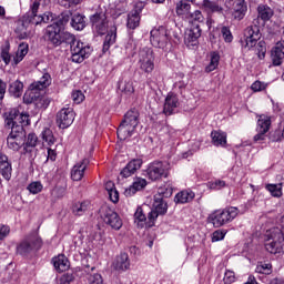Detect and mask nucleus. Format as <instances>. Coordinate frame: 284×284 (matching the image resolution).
<instances>
[{"label":"nucleus","instance_id":"nucleus-1","mask_svg":"<svg viewBox=\"0 0 284 284\" xmlns=\"http://www.w3.org/2000/svg\"><path fill=\"white\" fill-rule=\"evenodd\" d=\"M136 125H139V111H128L118 128V139L128 141L136 132Z\"/></svg>","mask_w":284,"mask_h":284},{"label":"nucleus","instance_id":"nucleus-2","mask_svg":"<svg viewBox=\"0 0 284 284\" xmlns=\"http://www.w3.org/2000/svg\"><path fill=\"white\" fill-rule=\"evenodd\" d=\"M163 196L168 199V196H172V189H166L165 186H161L158 191V194L154 195L153 205L151 211L148 213V220L151 223H154L159 216L168 213V203L163 201Z\"/></svg>","mask_w":284,"mask_h":284},{"label":"nucleus","instance_id":"nucleus-3","mask_svg":"<svg viewBox=\"0 0 284 284\" xmlns=\"http://www.w3.org/2000/svg\"><path fill=\"white\" fill-rule=\"evenodd\" d=\"M239 216V207L236 206H227L225 209H219L213 211L207 221L213 225V227H223V225H227V223H232L234 219Z\"/></svg>","mask_w":284,"mask_h":284},{"label":"nucleus","instance_id":"nucleus-4","mask_svg":"<svg viewBox=\"0 0 284 284\" xmlns=\"http://www.w3.org/2000/svg\"><path fill=\"white\" fill-rule=\"evenodd\" d=\"M265 250L270 254H282L284 234L280 227H273L265 233Z\"/></svg>","mask_w":284,"mask_h":284},{"label":"nucleus","instance_id":"nucleus-5","mask_svg":"<svg viewBox=\"0 0 284 284\" xmlns=\"http://www.w3.org/2000/svg\"><path fill=\"white\" fill-rule=\"evenodd\" d=\"M261 40V27L253 24L247 27L243 36L240 38L242 52H250L256 48V43Z\"/></svg>","mask_w":284,"mask_h":284},{"label":"nucleus","instance_id":"nucleus-6","mask_svg":"<svg viewBox=\"0 0 284 284\" xmlns=\"http://www.w3.org/2000/svg\"><path fill=\"white\" fill-rule=\"evenodd\" d=\"M43 247V240L38 233H31L27 235L17 246V253L20 256H28L30 252H34L41 250Z\"/></svg>","mask_w":284,"mask_h":284},{"label":"nucleus","instance_id":"nucleus-7","mask_svg":"<svg viewBox=\"0 0 284 284\" xmlns=\"http://www.w3.org/2000/svg\"><path fill=\"white\" fill-rule=\"evenodd\" d=\"M68 21H70V17L64 16L58 21L48 26L45 29V39L50 41V43L55 48H58V45H61V30L65 28V23H68Z\"/></svg>","mask_w":284,"mask_h":284},{"label":"nucleus","instance_id":"nucleus-8","mask_svg":"<svg viewBox=\"0 0 284 284\" xmlns=\"http://www.w3.org/2000/svg\"><path fill=\"white\" fill-rule=\"evenodd\" d=\"M156 58L154 57V50L152 48H143L139 52V59H138V68L145 74L146 77H150L152 72H154V61Z\"/></svg>","mask_w":284,"mask_h":284},{"label":"nucleus","instance_id":"nucleus-9","mask_svg":"<svg viewBox=\"0 0 284 284\" xmlns=\"http://www.w3.org/2000/svg\"><path fill=\"white\" fill-rule=\"evenodd\" d=\"M7 145L12 152L23 150L26 145V129L23 126H13L7 138Z\"/></svg>","mask_w":284,"mask_h":284},{"label":"nucleus","instance_id":"nucleus-10","mask_svg":"<svg viewBox=\"0 0 284 284\" xmlns=\"http://www.w3.org/2000/svg\"><path fill=\"white\" fill-rule=\"evenodd\" d=\"M170 174V163L155 161L149 164L146 176L150 181H159V179H168Z\"/></svg>","mask_w":284,"mask_h":284},{"label":"nucleus","instance_id":"nucleus-11","mask_svg":"<svg viewBox=\"0 0 284 284\" xmlns=\"http://www.w3.org/2000/svg\"><path fill=\"white\" fill-rule=\"evenodd\" d=\"M150 42L153 48L165 50L170 44V33H168V29L163 26L152 29Z\"/></svg>","mask_w":284,"mask_h":284},{"label":"nucleus","instance_id":"nucleus-12","mask_svg":"<svg viewBox=\"0 0 284 284\" xmlns=\"http://www.w3.org/2000/svg\"><path fill=\"white\" fill-rule=\"evenodd\" d=\"M92 54V48L81 40L71 45V61L73 63H83L84 59H89Z\"/></svg>","mask_w":284,"mask_h":284},{"label":"nucleus","instance_id":"nucleus-13","mask_svg":"<svg viewBox=\"0 0 284 284\" xmlns=\"http://www.w3.org/2000/svg\"><path fill=\"white\" fill-rule=\"evenodd\" d=\"M55 123L58 128H61V130H65L74 123V109L67 106L62 108L58 113H57V119Z\"/></svg>","mask_w":284,"mask_h":284},{"label":"nucleus","instance_id":"nucleus-14","mask_svg":"<svg viewBox=\"0 0 284 284\" xmlns=\"http://www.w3.org/2000/svg\"><path fill=\"white\" fill-rule=\"evenodd\" d=\"M18 39H29L32 34V24L30 23V16L24 14L16 22L14 30Z\"/></svg>","mask_w":284,"mask_h":284},{"label":"nucleus","instance_id":"nucleus-15","mask_svg":"<svg viewBox=\"0 0 284 284\" xmlns=\"http://www.w3.org/2000/svg\"><path fill=\"white\" fill-rule=\"evenodd\" d=\"M102 220L104 221L105 225H110L112 230H120L123 227V220H121V216L118 215L116 212H114L110 207L102 209Z\"/></svg>","mask_w":284,"mask_h":284},{"label":"nucleus","instance_id":"nucleus-16","mask_svg":"<svg viewBox=\"0 0 284 284\" xmlns=\"http://www.w3.org/2000/svg\"><path fill=\"white\" fill-rule=\"evenodd\" d=\"M201 26L192 24L191 28L185 32L184 43L189 49L196 48L199 45V39L202 34Z\"/></svg>","mask_w":284,"mask_h":284},{"label":"nucleus","instance_id":"nucleus-17","mask_svg":"<svg viewBox=\"0 0 284 284\" xmlns=\"http://www.w3.org/2000/svg\"><path fill=\"white\" fill-rule=\"evenodd\" d=\"M90 21L93 32H97V34H105L108 31V17H105V13L100 12L93 14L90 17Z\"/></svg>","mask_w":284,"mask_h":284},{"label":"nucleus","instance_id":"nucleus-18","mask_svg":"<svg viewBox=\"0 0 284 284\" xmlns=\"http://www.w3.org/2000/svg\"><path fill=\"white\" fill-rule=\"evenodd\" d=\"M179 95H176L174 92L168 93L163 105L165 116H172V114L176 112V108H179Z\"/></svg>","mask_w":284,"mask_h":284},{"label":"nucleus","instance_id":"nucleus-19","mask_svg":"<svg viewBox=\"0 0 284 284\" xmlns=\"http://www.w3.org/2000/svg\"><path fill=\"white\" fill-rule=\"evenodd\" d=\"M88 165H90V160L88 159H83L77 162L71 170L72 181H81L83 176H85V170H88Z\"/></svg>","mask_w":284,"mask_h":284},{"label":"nucleus","instance_id":"nucleus-20","mask_svg":"<svg viewBox=\"0 0 284 284\" xmlns=\"http://www.w3.org/2000/svg\"><path fill=\"white\" fill-rule=\"evenodd\" d=\"M38 145L39 136L37 135V133L31 132L24 138V146L20 151V154H32Z\"/></svg>","mask_w":284,"mask_h":284},{"label":"nucleus","instance_id":"nucleus-21","mask_svg":"<svg viewBox=\"0 0 284 284\" xmlns=\"http://www.w3.org/2000/svg\"><path fill=\"white\" fill-rule=\"evenodd\" d=\"M271 59L274 67L283 64L284 59V41H278L271 51Z\"/></svg>","mask_w":284,"mask_h":284},{"label":"nucleus","instance_id":"nucleus-22","mask_svg":"<svg viewBox=\"0 0 284 284\" xmlns=\"http://www.w3.org/2000/svg\"><path fill=\"white\" fill-rule=\"evenodd\" d=\"M141 165H143V160L141 159L131 160L125 165V168L122 169L120 174L121 176H123V179H130V176H132V174H134L136 170H141Z\"/></svg>","mask_w":284,"mask_h":284},{"label":"nucleus","instance_id":"nucleus-23","mask_svg":"<svg viewBox=\"0 0 284 284\" xmlns=\"http://www.w3.org/2000/svg\"><path fill=\"white\" fill-rule=\"evenodd\" d=\"M143 10V3H140L139 8L128 16L126 28L130 30H136L141 23V11Z\"/></svg>","mask_w":284,"mask_h":284},{"label":"nucleus","instance_id":"nucleus-24","mask_svg":"<svg viewBox=\"0 0 284 284\" xmlns=\"http://www.w3.org/2000/svg\"><path fill=\"white\" fill-rule=\"evenodd\" d=\"M0 174L6 181L12 179V163L8 160V155L3 153L0 154Z\"/></svg>","mask_w":284,"mask_h":284},{"label":"nucleus","instance_id":"nucleus-25","mask_svg":"<svg viewBox=\"0 0 284 284\" xmlns=\"http://www.w3.org/2000/svg\"><path fill=\"white\" fill-rule=\"evenodd\" d=\"M19 119V109H10L4 113V125L9 130H12L17 126H22L21 124H18Z\"/></svg>","mask_w":284,"mask_h":284},{"label":"nucleus","instance_id":"nucleus-26","mask_svg":"<svg viewBox=\"0 0 284 284\" xmlns=\"http://www.w3.org/2000/svg\"><path fill=\"white\" fill-rule=\"evenodd\" d=\"M39 99H41V89L30 84L29 89L23 94L24 103L29 105L30 103H36V101H39Z\"/></svg>","mask_w":284,"mask_h":284},{"label":"nucleus","instance_id":"nucleus-27","mask_svg":"<svg viewBox=\"0 0 284 284\" xmlns=\"http://www.w3.org/2000/svg\"><path fill=\"white\" fill-rule=\"evenodd\" d=\"M113 267L118 272H126V270H130V256L128 253H121L118 255L113 262Z\"/></svg>","mask_w":284,"mask_h":284},{"label":"nucleus","instance_id":"nucleus-28","mask_svg":"<svg viewBox=\"0 0 284 284\" xmlns=\"http://www.w3.org/2000/svg\"><path fill=\"white\" fill-rule=\"evenodd\" d=\"M29 16V21L31 26H41V23H50L52 19V13L47 12L43 14H38V13H26Z\"/></svg>","mask_w":284,"mask_h":284},{"label":"nucleus","instance_id":"nucleus-29","mask_svg":"<svg viewBox=\"0 0 284 284\" xmlns=\"http://www.w3.org/2000/svg\"><path fill=\"white\" fill-rule=\"evenodd\" d=\"M272 17H274V9L267 4L257 6V19H260V21L267 23V21H272Z\"/></svg>","mask_w":284,"mask_h":284},{"label":"nucleus","instance_id":"nucleus-30","mask_svg":"<svg viewBox=\"0 0 284 284\" xmlns=\"http://www.w3.org/2000/svg\"><path fill=\"white\" fill-rule=\"evenodd\" d=\"M51 263L57 272H65L70 267V262L63 254L52 257Z\"/></svg>","mask_w":284,"mask_h":284},{"label":"nucleus","instance_id":"nucleus-31","mask_svg":"<svg viewBox=\"0 0 284 284\" xmlns=\"http://www.w3.org/2000/svg\"><path fill=\"white\" fill-rule=\"evenodd\" d=\"M29 50H30V47L28 45V43L26 42L20 43L16 52V57H13L11 65L13 68H17V64L23 61V59H26V55L28 54Z\"/></svg>","mask_w":284,"mask_h":284},{"label":"nucleus","instance_id":"nucleus-32","mask_svg":"<svg viewBox=\"0 0 284 284\" xmlns=\"http://www.w3.org/2000/svg\"><path fill=\"white\" fill-rule=\"evenodd\" d=\"M211 139L215 148H225L227 145V133L223 131H212Z\"/></svg>","mask_w":284,"mask_h":284},{"label":"nucleus","instance_id":"nucleus-33","mask_svg":"<svg viewBox=\"0 0 284 284\" xmlns=\"http://www.w3.org/2000/svg\"><path fill=\"white\" fill-rule=\"evenodd\" d=\"M32 84L33 88H38L40 90H45V88H49V85L52 84V75H50V71L48 69H44L40 80L33 82Z\"/></svg>","mask_w":284,"mask_h":284},{"label":"nucleus","instance_id":"nucleus-34","mask_svg":"<svg viewBox=\"0 0 284 284\" xmlns=\"http://www.w3.org/2000/svg\"><path fill=\"white\" fill-rule=\"evenodd\" d=\"M114 43H116V27H112L105 36L102 52H108V50H110L111 45H114Z\"/></svg>","mask_w":284,"mask_h":284},{"label":"nucleus","instance_id":"nucleus-35","mask_svg":"<svg viewBox=\"0 0 284 284\" xmlns=\"http://www.w3.org/2000/svg\"><path fill=\"white\" fill-rule=\"evenodd\" d=\"M71 28H73V30H77L78 32H81V30H85V16L81 14V13H75L72 16L71 18Z\"/></svg>","mask_w":284,"mask_h":284},{"label":"nucleus","instance_id":"nucleus-36","mask_svg":"<svg viewBox=\"0 0 284 284\" xmlns=\"http://www.w3.org/2000/svg\"><path fill=\"white\" fill-rule=\"evenodd\" d=\"M9 94L14 99L23 97V82L16 80L9 84Z\"/></svg>","mask_w":284,"mask_h":284},{"label":"nucleus","instance_id":"nucleus-37","mask_svg":"<svg viewBox=\"0 0 284 284\" xmlns=\"http://www.w3.org/2000/svg\"><path fill=\"white\" fill-rule=\"evenodd\" d=\"M284 180L277 184H266L265 190L270 192L271 196L273 199H281L283 196V185H284Z\"/></svg>","mask_w":284,"mask_h":284},{"label":"nucleus","instance_id":"nucleus-38","mask_svg":"<svg viewBox=\"0 0 284 284\" xmlns=\"http://www.w3.org/2000/svg\"><path fill=\"white\" fill-rule=\"evenodd\" d=\"M192 9V4L187 1H180L176 3L175 12L178 17H184L185 19H190V10Z\"/></svg>","mask_w":284,"mask_h":284},{"label":"nucleus","instance_id":"nucleus-39","mask_svg":"<svg viewBox=\"0 0 284 284\" xmlns=\"http://www.w3.org/2000/svg\"><path fill=\"white\" fill-rule=\"evenodd\" d=\"M71 210L74 216H83L90 210V201L75 202Z\"/></svg>","mask_w":284,"mask_h":284},{"label":"nucleus","instance_id":"nucleus-40","mask_svg":"<svg viewBox=\"0 0 284 284\" xmlns=\"http://www.w3.org/2000/svg\"><path fill=\"white\" fill-rule=\"evenodd\" d=\"M194 196H196L194 191L185 190V191L179 192L175 195L174 201H175V203H181V204L190 203V201H192L194 199Z\"/></svg>","mask_w":284,"mask_h":284},{"label":"nucleus","instance_id":"nucleus-41","mask_svg":"<svg viewBox=\"0 0 284 284\" xmlns=\"http://www.w3.org/2000/svg\"><path fill=\"white\" fill-rule=\"evenodd\" d=\"M148 185V180L143 178H136L132 185L126 190V193L129 194H136V192H141V190H144V187Z\"/></svg>","mask_w":284,"mask_h":284},{"label":"nucleus","instance_id":"nucleus-42","mask_svg":"<svg viewBox=\"0 0 284 284\" xmlns=\"http://www.w3.org/2000/svg\"><path fill=\"white\" fill-rule=\"evenodd\" d=\"M202 7L205 12H216L217 14H223V7L219 6L217 2L211 0H203Z\"/></svg>","mask_w":284,"mask_h":284},{"label":"nucleus","instance_id":"nucleus-43","mask_svg":"<svg viewBox=\"0 0 284 284\" xmlns=\"http://www.w3.org/2000/svg\"><path fill=\"white\" fill-rule=\"evenodd\" d=\"M270 125H272V120L267 115H260L257 120V132H270Z\"/></svg>","mask_w":284,"mask_h":284},{"label":"nucleus","instance_id":"nucleus-44","mask_svg":"<svg viewBox=\"0 0 284 284\" xmlns=\"http://www.w3.org/2000/svg\"><path fill=\"white\" fill-rule=\"evenodd\" d=\"M118 90L123 92V94H126V97H132V94H134V85L132 84V81L120 80L118 82Z\"/></svg>","mask_w":284,"mask_h":284},{"label":"nucleus","instance_id":"nucleus-45","mask_svg":"<svg viewBox=\"0 0 284 284\" xmlns=\"http://www.w3.org/2000/svg\"><path fill=\"white\" fill-rule=\"evenodd\" d=\"M221 55L217 52H211V60L209 65L205 67V72H214L219 68Z\"/></svg>","mask_w":284,"mask_h":284},{"label":"nucleus","instance_id":"nucleus-46","mask_svg":"<svg viewBox=\"0 0 284 284\" xmlns=\"http://www.w3.org/2000/svg\"><path fill=\"white\" fill-rule=\"evenodd\" d=\"M49 0H31L29 12L27 14H38L40 7L48 6Z\"/></svg>","mask_w":284,"mask_h":284},{"label":"nucleus","instance_id":"nucleus-47","mask_svg":"<svg viewBox=\"0 0 284 284\" xmlns=\"http://www.w3.org/2000/svg\"><path fill=\"white\" fill-rule=\"evenodd\" d=\"M206 187L209 190H213L214 192H217L219 190H223V187H227V182H225L223 180L209 181L206 183Z\"/></svg>","mask_w":284,"mask_h":284},{"label":"nucleus","instance_id":"nucleus-48","mask_svg":"<svg viewBox=\"0 0 284 284\" xmlns=\"http://www.w3.org/2000/svg\"><path fill=\"white\" fill-rule=\"evenodd\" d=\"M255 52L260 61H263V59H265V54H267V44L265 43V41H260L256 43Z\"/></svg>","mask_w":284,"mask_h":284},{"label":"nucleus","instance_id":"nucleus-49","mask_svg":"<svg viewBox=\"0 0 284 284\" xmlns=\"http://www.w3.org/2000/svg\"><path fill=\"white\" fill-rule=\"evenodd\" d=\"M60 41L61 43H68L70 48H72L73 43H77L79 40H77V37H74V34L68 31H62L60 36Z\"/></svg>","mask_w":284,"mask_h":284},{"label":"nucleus","instance_id":"nucleus-50","mask_svg":"<svg viewBox=\"0 0 284 284\" xmlns=\"http://www.w3.org/2000/svg\"><path fill=\"white\" fill-rule=\"evenodd\" d=\"M42 140L47 145H52L53 143L57 142V139H54V134L52 133V130L45 128L42 133H41Z\"/></svg>","mask_w":284,"mask_h":284},{"label":"nucleus","instance_id":"nucleus-51","mask_svg":"<svg viewBox=\"0 0 284 284\" xmlns=\"http://www.w3.org/2000/svg\"><path fill=\"white\" fill-rule=\"evenodd\" d=\"M27 190L30 192V194H39L43 192V184L39 181L31 182Z\"/></svg>","mask_w":284,"mask_h":284},{"label":"nucleus","instance_id":"nucleus-52","mask_svg":"<svg viewBox=\"0 0 284 284\" xmlns=\"http://www.w3.org/2000/svg\"><path fill=\"white\" fill-rule=\"evenodd\" d=\"M255 272L257 274H272V264L261 262L256 265Z\"/></svg>","mask_w":284,"mask_h":284},{"label":"nucleus","instance_id":"nucleus-53","mask_svg":"<svg viewBox=\"0 0 284 284\" xmlns=\"http://www.w3.org/2000/svg\"><path fill=\"white\" fill-rule=\"evenodd\" d=\"M134 219L140 225H143L148 221V216L144 213L143 206H139L134 213Z\"/></svg>","mask_w":284,"mask_h":284},{"label":"nucleus","instance_id":"nucleus-54","mask_svg":"<svg viewBox=\"0 0 284 284\" xmlns=\"http://www.w3.org/2000/svg\"><path fill=\"white\" fill-rule=\"evenodd\" d=\"M227 234V230L225 229H220L213 232L212 234V242L216 243L219 241H223L225 239V235Z\"/></svg>","mask_w":284,"mask_h":284},{"label":"nucleus","instance_id":"nucleus-55","mask_svg":"<svg viewBox=\"0 0 284 284\" xmlns=\"http://www.w3.org/2000/svg\"><path fill=\"white\" fill-rule=\"evenodd\" d=\"M221 34H222L225 43H232V41H234V36H232V31H230V28L222 27Z\"/></svg>","mask_w":284,"mask_h":284},{"label":"nucleus","instance_id":"nucleus-56","mask_svg":"<svg viewBox=\"0 0 284 284\" xmlns=\"http://www.w3.org/2000/svg\"><path fill=\"white\" fill-rule=\"evenodd\" d=\"M235 281H236V274L234 273V271L226 270L223 277L224 284H232Z\"/></svg>","mask_w":284,"mask_h":284},{"label":"nucleus","instance_id":"nucleus-57","mask_svg":"<svg viewBox=\"0 0 284 284\" xmlns=\"http://www.w3.org/2000/svg\"><path fill=\"white\" fill-rule=\"evenodd\" d=\"M267 83L256 80L252 83L251 90L253 92H263V90H266Z\"/></svg>","mask_w":284,"mask_h":284},{"label":"nucleus","instance_id":"nucleus-58","mask_svg":"<svg viewBox=\"0 0 284 284\" xmlns=\"http://www.w3.org/2000/svg\"><path fill=\"white\" fill-rule=\"evenodd\" d=\"M18 125H30V114L18 111Z\"/></svg>","mask_w":284,"mask_h":284},{"label":"nucleus","instance_id":"nucleus-59","mask_svg":"<svg viewBox=\"0 0 284 284\" xmlns=\"http://www.w3.org/2000/svg\"><path fill=\"white\" fill-rule=\"evenodd\" d=\"M59 6L62 8H74V6H79L81 0H58Z\"/></svg>","mask_w":284,"mask_h":284},{"label":"nucleus","instance_id":"nucleus-60","mask_svg":"<svg viewBox=\"0 0 284 284\" xmlns=\"http://www.w3.org/2000/svg\"><path fill=\"white\" fill-rule=\"evenodd\" d=\"M51 194L54 199H63L65 196V186H55Z\"/></svg>","mask_w":284,"mask_h":284},{"label":"nucleus","instance_id":"nucleus-61","mask_svg":"<svg viewBox=\"0 0 284 284\" xmlns=\"http://www.w3.org/2000/svg\"><path fill=\"white\" fill-rule=\"evenodd\" d=\"M71 98L73 100V103L79 104L83 103L85 95H83V92L81 91H73Z\"/></svg>","mask_w":284,"mask_h":284},{"label":"nucleus","instance_id":"nucleus-62","mask_svg":"<svg viewBox=\"0 0 284 284\" xmlns=\"http://www.w3.org/2000/svg\"><path fill=\"white\" fill-rule=\"evenodd\" d=\"M74 281V275L72 273H65L59 278L60 284H70Z\"/></svg>","mask_w":284,"mask_h":284},{"label":"nucleus","instance_id":"nucleus-63","mask_svg":"<svg viewBox=\"0 0 284 284\" xmlns=\"http://www.w3.org/2000/svg\"><path fill=\"white\" fill-rule=\"evenodd\" d=\"M189 19L192 21H196L197 23H201L203 21V13L199 10H195L193 13L191 12L189 14Z\"/></svg>","mask_w":284,"mask_h":284},{"label":"nucleus","instance_id":"nucleus-64","mask_svg":"<svg viewBox=\"0 0 284 284\" xmlns=\"http://www.w3.org/2000/svg\"><path fill=\"white\" fill-rule=\"evenodd\" d=\"M89 284H103V276L99 273L91 275L89 277Z\"/></svg>","mask_w":284,"mask_h":284}]
</instances>
